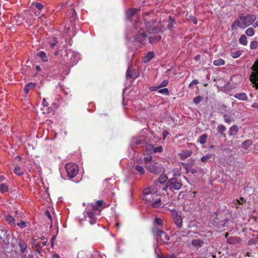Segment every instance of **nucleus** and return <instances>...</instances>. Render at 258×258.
<instances>
[{"instance_id":"1","label":"nucleus","mask_w":258,"mask_h":258,"mask_svg":"<svg viewBox=\"0 0 258 258\" xmlns=\"http://www.w3.org/2000/svg\"><path fill=\"white\" fill-rule=\"evenodd\" d=\"M143 199L153 208H160L164 205L160 196L157 194V188L154 187H149L144 189Z\"/></svg>"},{"instance_id":"2","label":"nucleus","mask_w":258,"mask_h":258,"mask_svg":"<svg viewBox=\"0 0 258 258\" xmlns=\"http://www.w3.org/2000/svg\"><path fill=\"white\" fill-rule=\"evenodd\" d=\"M255 20L256 17L253 15H247L245 16L240 15L232 23L231 30L235 31L238 28L244 29L251 25Z\"/></svg>"},{"instance_id":"3","label":"nucleus","mask_w":258,"mask_h":258,"mask_svg":"<svg viewBox=\"0 0 258 258\" xmlns=\"http://www.w3.org/2000/svg\"><path fill=\"white\" fill-rule=\"evenodd\" d=\"M110 203H105L102 200H98L94 203H92L91 206L92 208V211L87 212V215L89 219V223L91 224L96 223L97 219L95 217V214L97 211H100L104 208L108 207Z\"/></svg>"},{"instance_id":"4","label":"nucleus","mask_w":258,"mask_h":258,"mask_svg":"<svg viewBox=\"0 0 258 258\" xmlns=\"http://www.w3.org/2000/svg\"><path fill=\"white\" fill-rule=\"evenodd\" d=\"M147 169L150 172L156 174L163 172L164 171L163 166L154 161H152L149 165H147Z\"/></svg>"},{"instance_id":"5","label":"nucleus","mask_w":258,"mask_h":258,"mask_svg":"<svg viewBox=\"0 0 258 258\" xmlns=\"http://www.w3.org/2000/svg\"><path fill=\"white\" fill-rule=\"evenodd\" d=\"M137 29H139L138 33L135 36V40L142 44H145L147 41V35L145 33V30L143 27L139 26V23L136 24Z\"/></svg>"},{"instance_id":"6","label":"nucleus","mask_w":258,"mask_h":258,"mask_svg":"<svg viewBox=\"0 0 258 258\" xmlns=\"http://www.w3.org/2000/svg\"><path fill=\"white\" fill-rule=\"evenodd\" d=\"M68 176L71 178L77 175L79 172L78 166L75 163H68L65 166Z\"/></svg>"},{"instance_id":"7","label":"nucleus","mask_w":258,"mask_h":258,"mask_svg":"<svg viewBox=\"0 0 258 258\" xmlns=\"http://www.w3.org/2000/svg\"><path fill=\"white\" fill-rule=\"evenodd\" d=\"M170 212L174 223L178 227V229H185L183 227L182 218L180 214H179V213L175 210H171Z\"/></svg>"},{"instance_id":"8","label":"nucleus","mask_w":258,"mask_h":258,"mask_svg":"<svg viewBox=\"0 0 258 258\" xmlns=\"http://www.w3.org/2000/svg\"><path fill=\"white\" fill-rule=\"evenodd\" d=\"M153 232L156 234V239L158 242L164 243L169 239V236L163 230L155 228Z\"/></svg>"},{"instance_id":"9","label":"nucleus","mask_w":258,"mask_h":258,"mask_svg":"<svg viewBox=\"0 0 258 258\" xmlns=\"http://www.w3.org/2000/svg\"><path fill=\"white\" fill-rule=\"evenodd\" d=\"M251 69L253 71L249 78L252 84L254 85L256 89H258V60L256 61Z\"/></svg>"},{"instance_id":"10","label":"nucleus","mask_w":258,"mask_h":258,"mask_svg":"<svg viewBox=\"0 0 258 258\" xmlns=\"http://www.w3.org/2000/svg\"><path fill=\"white\" fill-rule=\"evenodd\" d=\"M182 183L176 178L172 177L167 183V187L174 190H179L182 187Z\"/></svg>"},{"instance_id":"11","label":"nucleus","mask_w":258,"mask_h":258,"mask_svg":"<svg viewBox=\"0 0 258 258\" xmlns=\"http://www.w3.org/2000/svg\"><path fill=\"white\" fill-rule=\"evenodd\" d=\"M156 30L157 29L155 28L151 30L148 27L147 28L148 32L150 34L153 33V34L150 35L148 37L149 41L151 44L156 43L161 39V37L160 35L156 34Z\"/></svg>"},{"instance_id":"12","label":"nucleus","mask_w":258,"mask_h":258,"mask_svg":"<svg viewBox=\"0 0 258 258\" xmlns=\"http://www.w3.org/2000/svg\"><path fill=\"white\" fill-rule=\"evenodd\" d=\"M146 150L151 154L160 153L162 151V146H158L155 147L153 145L149 144L146 146Z\"/></svg>"},{"instance_id":"13","label":"nucleus","mask_w":258,"mask_h":258,"mask_svg":"<svg viewBox=\"0 0 258 258\" xmlns=\"http://www.w3.org/2000/svg\"><path fill=\"white\" fill-rule=\"evenodd\" d=\"M191 150H184L179 153V155L181 159H185L190 156L192 154Z\"/></svg>"},{"instance_id":"14","label":"nucleus","mask_w":258,"mask_h":258,"mask_svg":"<svg viewBox=\"0 0 258 258\" xmlns=\"http://www.w3.org/2000/svg\"><path fill=\"white\" fill-rule=\"evenodd\" d=\"M138 73L135 70L128 69L126 73V76L127 78H136L138 77Z\"/></svg>"},{"instance_id":"15","label":"nucleus","mask_w":258,"mask_h":258,"mask_svg":"<svg viewBox=\"0 0 258 258\" xmlns=\"http://www.w3.org/2000/svg\"><path fill=\"white\" fill-rule=\"evenodd\" d=\"M36 86V84L35 83H29L26 84L25 86L24 90L26 94H28L30 90L33 89Z\"/></svg>"},{"instance_id":"16","label":"nucleus","mask_w":258,"mask_h":258,"mask_svg":"<svg viewBox=\"0 0 258 258\" xmlns=\"http://www.w3.org/2000/svg\"><path fill=\"white\" fill-rule=\"evenodd\" d=\"M19 246L20 248L21 251L24 253L25 252H27V246L26 244L23 240H20L19 242Z\"/></svg>"},{"instance_id":"17","label":"nucleus","mask_w":258,"mask_h":258,"mask_svg":"<svg viewBox=\"0 0 258 258\" xmlns=\"http://www.w3.org/2000/svg\"><path fill=\"white\" fill-rule=\"evenodd\" d=\"M234 97L240 100H246L247 99V96L245 93H238L234 95Z\"/></svg>"},{"instance_id":"18","label":"nucleus","mask_w":258,"mask_h":258,"mask_svg":"<svg viewBox=\"0 0 258 258\" xmlns=\"http://www.w3.org/2000/svg\"><path fill=\"white\" fill-rule=\"evenodd\" d=\"M154 54L153 52L150 51L148 53V54L145 56L144 58V61L145 63H147L150 61L151 59H152L154 57Z\"/></svg>"},{"instance_id":"19","label":"nucleus","mask_w":258,"mask_h":258,"mask_svg":"<svg viewBox=\"0 0 258 258\" xmlns=\"http://www.w3.org/2000/svg\"><path fill=\"white\" fill-rule=\"evenodd\" d=\"M5 220L10 224L13 226H15L16 225L15 221L13 217L11 215H6Z\"/></svg>"},{"instance_id":"20","label":"nucleus","mask_w":258,"mask_h":258,"mask_svg":"<svg viewBox=\"0 0 258 258\" xmlns=\"http://www.w3.org/2000/svg\"><path fill=\"white\" fill-rule=\"evenodd\" d=\"M239 43L243 45L247 44V37L245 35H242L239 39Z\"/></svg>"},{"instance_id":"21","label":"nucleus","mask_w":258,"mask_h":258,"mask_svg":"<svg viewBox=\"0 0 258 258\" xmlns=\"http://www.w3.org/2000/svg\"><path fill=\"white\" fill-rule=\"evenodd\" d=\"M213 64L215 66H223L225 64V60L222 58H219L214 60Z\"/></svg>"},{"instance_id":"22","label":"nucleus","mask_w":258,"mask_h":258,"mask_svg":"<svg viewBox=\"0 0 258 258\" xmlns=\"http://www.w3.org/2000/svg\"><path fill=\"white\" fill-rule=\"evenodd\" d=\"M37 56L41 57L43 61L45 62L47 61L46 53L44 51H41L37 53Z\"/></svg>"},{"instance_id":"23","label":"nucleus","mask_w":258,"mask_h":258,"mask_svg":"<svg viewBox=\"0 0 258 258\" xmlns=\"http://www.w3.org/2000/svg\"><path fill=\"white\" fill-rule=\"evenodd\" d=\"M138 10H139V9H136V8H133V9H129L127 11L126 14L128 17H132L138 11Z\"/></svg>"},{"instance_id":"24","label":"nucleus","mask_w":258,"mask_h":258,"mask_svg":"<svg viewBox=\"0 0 258 258\" xmlns=\"http://www.w3.org/2000/svg\"><path fill=\"white\" fill-rule=\"evenodd\" d=\"M252 145V141L250 140L245 141L242 144V147L244 149L247 148Z\"/></svg>"},{"instance_id":"25","label":"nucleus","mask_w":258,"mask_h":258,"mask_svg":"<svg viewBox=\"0 0 258 258\" xmlns=\"http://www.w3.org/2000/svg\"><path fill=\"white\" fill-rule=\"evenodd\" d=\"M14 173L19 176L24 174V172L21 170V167L19 166H16L14 169Z\"/></svg>"},{"instance_id":"26","label":"nucleus","mask_w":258,"mask_h":258,"mask_svg":"<svg viewBox=\"0 0 258 258\" xmlns=\"http://www.w3.org/2000/svg\"><path fill=\"white\" fill-rule=\"evenodd\" d=\"M242 50H237L234 52H232L231 53V56L233 58H236L239 57L242 54Z\"/></svg>"},{"instance_id":"27","label":"nucleus","mask_w":258,"mask_h":258,"mask_svg":"<svg viewBox=\"0 0 258 258\" xmlns=\"http://www.w3.org/2000/svg\"><path fill=\"white\" fill-rule=\"evenodd\" d=\"M245 34L249 37L253 36L254 34V31L253 29L251 27L247 29L245 31Z\"/></svg>"},{"instance_id":"28","label":"nucleus","mask_w":258,"mask_h":258,"mask_svg":"<svg viewBox=\"0 0 258 258\" xmlns=\"http://www.w3.org/2000/svg\"><path fill=\"white\" fill-rule=\"evenodd\" d=\"M213 156V155L212 154H207L206 155L203 156L201 158V161L202 162L207 161L208 160V159L212 158Z\"/></svg>"},{"instance_id":"29","label":"nucleus","mask_w":258,"mask_h":258,"mask_svg":"<svg viewBox=\"0 0 258 258\" xmlns=\"http://www.w3.org/2000/svg\"><path fill=\"white\" fill-rule=\"evenodd\" d=\"M191 243L194 246H201L202 244L203 243V242L200 239H194L192 240Z\"/></svg>"},{"instance_id":"30","label":"nucleus","mask_w":258,"mask_h":258,"mask_svg":"<svg viewBox=\"0 0 258 258\" xmlns=\"http://www.w3.org/2000/svg\"><path fill=\"white\" fill-rule=\"evenodd\" d=\"M145 163L147 165H149L153 161L152 160V157L151 156L145 157L143 159Z\"/></svg>"},{"instance_id":"31","label":"nucleus","mask_w":258,"mask_h":258,"mask_svg":"<svg viewBox=\"0 0 258 258\" xmlns=\"http://www.w3.org/2000/svg\"><path fill=\"white\" fill-rule=\"evenodd\" d=\"M158 92L160 94H164L167 96L169 95V91L168 89L166 88L159 90Z\"/></svg>"},{"instance_id":"32","label":"nucleus","mask_w":258,"mask_h":258,"mask_svg":"<svg viewBox=\"0 0 258 258\" xmlns=\"http://www.w3.org/2000/svg\"><path fill=\"white\" fill-rule=\"evenodd\" d=\"M207 138V135H206V134L203 135L200 137V138L199 140V141L201 144H204L206 142Z\"/></svg>"},{"instance_id":"33","label":"nucleus","mask_w":258,"mask_h":258,"mask_svg":"<svg viewBox=\"0 0 258 258\" xmlns=\"http://www.w3.org/2000/svg\"><path fill=\"white\" fill-rule=\"evenodd\" d=\"M8 190V187L4 183L0 184V191L2 193H5Z\"/></svg>"},{"instance_id":"34","label":"nucleus","mask_w":258,"mask_h":258,"mask_svg":"<svg viewBox=\"0 0 258 258\" xmlns=\"http://www.w3.org/2000/svg\"><path fill=\"white\" fill-rule=\"evenodd\" d=\"M163 222V220L162 219L158 217H156L154 221L155 224L158 226L162 225Z\"/></svg>"},{"instance_id":"35","label":"nucleus","mask_w":258,"mask_h":258,"mask_svg":"<svg viewBox=\"0 0 258 258\" xmlns=\"http://www.w3.org/2000/svg\"><path fill=\"white\" fill-rule=\"evenodd\" d=\"M135 169L136 170L138 171L140 174H144V172H145V170H144V168L141 166H140V165H137L136 167H135Z\"/></svg>"},{"instance_id":"36","label":"nucleus","mask_w":258,"mask_h":258,"mask_svg":"<svg viewBox=\"0 0 258 258\" xmlns=\"http://www.w3.org/2000/svg\"><path fill=\"white\" fill-rule=\"evenodd\" d=\"M173 175L174 176L180 175V168H175L173 170Z\"/></svg>"},{"instance_id":"37","label":"nucleus","mask_w":258,"mask_h":258,"mask_svg":"<svg viewBox=\"0 0 258 258\" xmlns=\"http://www.w3.org/2000/svg\"><path fill=\"white\" fill-rule=\"evenodd\" d=\"M258 45V42L256 41H252L250 44V47L251 49L256 48Z\"/></svg>"},{"instance_id":"38","label":"nucleus","mask_w":258,"mask_h":258,"mask_svg":"<svg viewBox=\"0 0 258 258\" xmlns=\"http://www.w3.org/2000/svg\"><path fill=\"white\" fill-rule=\"evenodd\" d=\"M169 24L167 26L168 29H171L173 27V25L174 23V20L171 18V17H169Z\"/></svg>"},{"instance_id":"39","label":"nucleus","mask_w":258,"mask_h":258,"mask_svg":"<svg viewBox=\"0 0 258 258\" xmlns=\"http://www.w3.org/2000/svg\"><path fill=\"white\" fill-rule=\"evenodd\" d=\"M168 84V80H164L163 81H162L159 85H158V87L160 88H162V87H166Z\"/></svg>"},{"instance_id":"40","label":"nucleus","mask_w":258,"mask_h":258,"mask_svg":"<svg viewBox=\"0 0 258 258\" xmlns=\"http://www.w3.org/2000/svg\"><path fill=\"white\" fill-rule=\"evenodd\" d=\"M17 225L21 228H23L27 226V222L25 221H21L20 222H18Z\"/></svg>"},{"instance_id":"41","label":"nucleus","mask_w":258,"mask_h":258,"mask_svg":"<svg viewBox=\"0 0 258 258\" xmlns=\"http://www.w3.org/2000/svg\"><path fill=\"white\" fill-rule=\"evenodd\" d=\"M167 179V177L166 175H161L159 178V181L160 183H164Z\"/></svg>"},{"instance_id":"42","label":"nucleus","mask_w":258,"mask_h":258,"mask_svg":"<svg viewBox=\"0 0 258 258\" xmlns=\"http://www.w3.org/2000/svg\"><path fill=\"white\" fill-rule=\"evenodd\" d=\"M202 97L201 96H197L194 98L193 101L196 104H198L202 100Z\"/></svg>"},{"instance_id":"43","label":"nucleus","mask_w":258,"mask_h":258,"mask_svg":"<svg viewBox=\"0 0 258 258\" xmlns=\"http://www.w3.org/2000/svg\"><path fill=\"white\" fill-rule=\"evenodd\" d=\"M45 215L50 219V220L51 221L50 227H51L52 224V217L51 216L50 212L48 211H46L45 212Z\"/></svg>"},{"instance_id":"44","label":"nucleus","mask_w":258,"mask_h":258,"mask_svg":"<svg viewBox=\"0 0 258 258\" xmlns=\"http://www.w3.org/2000/svg\"><path fill=\"white\" fill-rule=\"evenodd\" d=\"M33 5H34V4H33ZM35 7L38 10H41L43 6L42 5V4H41V3H36L35 4Z\"/></svg>"},{"instance_id":"45","label":"nucleus","mask_w":258,"mask_h":258,"mask_svg":"<svg viewBox=\"0 0 258 258\" xmlns=\"http://www.w3.org/2000/svg\"><path fill=\"white\" fill-rule=\"evenodd\" d=\"M227 241L230 244H234L236 241V239L235 238L230 237L227 239Z\"/></svg>"},{"instance_id":"46","label":"nucleus","mask_w":258,"mask_h":258,"mask_svg":"<svg viewBox=\"0 0 258 258\" xmlns=\"http://www.w3.org/2000/svg\"><path fill=\"white\" fill-rule=\"evenodd\" d=\"M132 143L136 145H140L142 144V141L141 140L134 139L132 141Z\"/></svg>"},{"instance_id":"47","label":"nucleus","mask_w":258,"mask_h":258,"mask_svg":"<svg viewBox=\"0 0 258 258\" xmlns=\"http://www.w3.org/2000/svg\"><path fill=\"white\" fill-rule=\"evenodd\" d=\"M199 83L197 80H194L189 85V87H191L193 85H197Z\"/></svg>"},{"instance_id":"48","label":"nucleus","mask_w":258,"mask_h":258,"mask_svg":"<svg viewBox=\"0 0 258 258\" xmlns=\"http://www.w3.org/2000/svg\"><path fill=\"white\" fill-rule=\"evenodd\" d=\"M43 106L44 107H47L48 106V103L46 102L45 98L43 99V101L42 103Z\"/></svg>"},{"instance_id":"49","label":"nucleus","mask_w":258,"mask_h":258,"mask_svg":"<svg viewBox=\"0 0 258 258\" xmlns=\"http://www.w3.org/2000/svg\"><path fill=\"white\" fill-rule=\"evenodd\" d=\"M159 89L158 86L155 87H151L150 88V90L151 91H156Z\"/></svg>"},{"instance_id":"50","label":"nucleus","mask_w":258,"mask_h":258,"mask_svg":"<svg viewBox=\"0 0 258 258\" xmlns=\"http://www.w3.org/2000/svg\"><path fill=\"white\" fill-rule=\"evenodd\" d=\"M244 201V199L242 198H240L239 200H237V202L239 204H242Z\"/></svg>"},{"instance_id":"51","label":"nucleus","mask_w":258,"mask_h":258,"mask_svg":"<svg viewBox=\"0 0 258 258\" xmlns=\"http://www.w3.org/2000/svg\"><path fill=\"white\" fill-rule=\"evenodd\" d=\"M55 43H56V41H55V39H54V42H51L50 44V47L51 48H53L54 47V46H55Z\"/></svg>"},{"instance_id":"52","label":"nucleus","mask_w":258,"mask_h":258,"mask_svg":"<svg viewBox=\"0 0 258 258\" xmlns=\"http://www.w3.org/2000/svg\"><path fill=\"white\" fill-rule=\"evenodd\" d=\"M55 239V236H53L51 239V245L52 247L53 246V241Z\"/></svg>"},{"instance_id":"53","label":"nucleus","mask_w":258,"mask_h":258,"mask_svg":"<svg viewBox=\"0 0 258 258\" xmlns=\"http://www.w3.org/2000/svg\"><path fill=\"white\" fill-rule=\"evenodd\" d=\"M224 117H225V121L228 123H230L231 122V119L229 118H227L226 117V115H224Z\"/></svg>"},{"instance_id":"54","label":"nucleus","mask_w":258,"mask_h":258,"mask_svg":"<svg viewBox=\"0 0 258 258\" xmlns=\"http://www.w3.org/2000/svg\"><path fill=\"white\" fill-rule=\"evenodd\" d=\"M52 258H59V256L57 253H54L52 255Z\"/></svg>"},{"instance_id":"55","label":"nucleus","mask_w":258,"mask_h":258,"mask_svg":"<svg viewBox=\"0 0 258 258\" xmlns=\"http://www.w3.org/2000/svg\"><path fill=\"white\" fill-rule=\"evenodd\" d=\"M253 27L254 28H256L258 27V20L255 23H253Z\"/></svg>"},{"instance_id":"56","label":"nucleus","mask_w":258,"mask_h":258,"mask_svg":"<svg viewBox=\"0 0 258 258\" xmlns=\"http://www.w3.org/2000/svg\"><path fill=\"white\" fill-rule=\"evenodd\" d=\"M168 134V133L167 131H164L163 133V138L165 139V138L167 136Z\"/></svg>"},{"instance_id":"57","label":"nucleus","mask_w":258,"mask_h":258,"mask_svg":"<svg viewBox=\"0 0 258 258\" xmlns=\"http://www.w3.org/2000/svg\"><path fill=\"white\" fill-rule=\"evenodd\" d=\"M199 58H200V56H199V55H197V56H196V57H195V59H196V60H198Z\"/></svg>"},{"instance_id":"58","label":"nucleus","mask_w":258,"mask_h":258,"mask_svg":"<svg viewBox=\"0 0 258 258\" xmlns=\"http://www.w3.org/2000/svg\"><path fill=\"white\" fill-rule=\"evenodd\" d=\"M47 242L46 241H43L42 242V244L43 246H45L46 245Z\"/></svg>"},{"instance_id":"59","label":"nucleus","mask_w":258,"mask_h":258,"mask_svg":"<svg viewBox=\"0 0 258 258\" xmlns=\"http://www.w3.org/2000/svg\"><path fill=\"white\" fill-rule=\"evenodd\" d=\"M36 69H37V70H40V67H39V66H37L36 67Z\"/></svg>"},{"instance_id":"60","label":"nucleus","mask_w":258,"mask_h":258,"mask_svg":"<svg viewBox=\"0 0 258 258\" xmlns=\"http://www.w3.org/2000/svg\"><path fill=\"white\" fill-rule=\"evenodd\" d=\"M45 236H42L41 237V239L42 240H44L45 239Z\"/></svg>"},{"instance_id":"61","label":"nucleus","mask_w":258,"mask_h":258,"mask_svg":"<svg viewBox=\"0 0 258 258\" xmlns=\"http://www.w3.org/2000/svg\"><path fill=\"white\" fill-rule=\"evenodd\" d=\"M230 129H231V130L235 129V126L233 125L232 127H230Z\"/></svg>"},{"instance_id":"62","label":"nucleus","mask_w":258,"mask_h":258,"mask_svg":"<svg viewBox=\"0 0 258 258\" xmlns=\"http://www.w3.org/2000/svg\"><path fill=\"white\" fill-rule=\"evenodd\" d=\"M116 226H117V227H119V223H116Z\"/></svg>"},{"instance_id":"63","label":"nucleus","mask_w":258,"mask_h":258,"mask_svg":"<svg viewBox=\"0 0 258 258\" xmlns=\"http://www.w3.org/2000/svg\"><path fill=\"white\" fill-rule=\"evenodd\" d=\"M15 213H16V214H18V213H19V212H18V211H16V212H15Z\"/></svg>"},{"instance_id":"64","label":"nucleus","mask_w":258,"mask_h":258,"mask_svg":"<svg viewBox=\"0 0 258 258\" xmlns=\"http://www.w3.org/2000/svg\"><path fill=\"white\" fill-rule=\"evenodd\" d=\"M18 159L21 160V157H18Z\"/></svg>"}]
</instances>
